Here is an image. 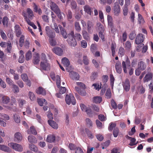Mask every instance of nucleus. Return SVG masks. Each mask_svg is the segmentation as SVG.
Here are the masks:
<instances>
[{
    "label": "nucleus",
    "mask_w": 153,
    "mask_h": 153,
    "mask_svg": "<svg viewBox=\"0 0 153 153\" xmlns=\"http://www.w3.org/2000/svg\"><path fill=\"white\" fill-rule=\"evenodd\" d=\"M74 32L73 31H71L69 34V38L67 40V42L69 45L71 46L74 47L77 44L75 39L74 37Z\"/></svg>",
    "instance_id": "obj_1"
},
{
    "label": "nucleus",
    "mask_w": 153,
    "mask_h": 153,
    "mask_svg": "<svg viewBox=\"0 0 153 153\" xmlns=\"http://www.w3.org/2000/svg\"><path fill=\"white\" fill-rule=\"evenodd\" d=\"M122 66L124 72L126 74L127 73L128 69L131 67L130 62L127 57L125 61H123Z\"/></svg>",
    "instance_id": "obj_2"
},
{
    "label": "nucleus",
    "mask_w": 153,
    "mask_h": 153,
    "mask_svg": "<svg viewBox=\"0 0 153 153\" xmlns=\"http://www.w3.org/2000/svg\"><path fill=\"white\" fill-rule=\"evenodd\" d=\"M65 100L66 103L68 105L71 103L73 105H74L76 103V100L74 96L71 94L66 95Z\"/></svg>",
    "instance_id": "obj_3"
},
{
    "label": "nucleus",
    "mask_w": 153,
    "mask_h": 153,
    "mask_svg": "<svg viewBox=\"0 0 153 153\" xmlns=\"http://www.w3.org/2000/svg\"><path fill=\"white\" fill-rule=\"evenodd\" d=\"M8 146L15 150L19 152H21L23 151L22 146L19 144L14 143H10L8 144Z\"/></svg>",
    "instance_id": "obj_4"
},
{
    "label": "nucleus",
    "mask_w": 153,
    "mask_h": 153,
    "mask_svg": "<svg viewBox=\"0 0 153 153\" xmlns=\"http://www.w3.org/2000/svg\"><path fill=\"white\" fill-rule=\"evenodd\" d=\"M51 68L50 64L48 63L47 60L42 61L40 63V69L42 70L48 71Z\"/></svg>",
    "instance_id": "obj_5"
},
{
    "label": "nucleus",
    "mask_w": 153,
    "mask_h": 153,
    "mask_svg": "<svg viewBox=\"0 0 153 153\" xmlns=\"http://www.w3.org/2000/svg\"><path fill=\"white\" fill-rule=\"evenodd\" d=\"M50 76L52 79L53 80H56V83L58 88L60 87V78L59 75H57L56 76L54 73H51Z\"/></svg>",
    "instance_id": "obj_6"
},
{
    "label": "nucleus",
    "mask_w": 153,
    "mask_h": 153,
    "mask_svg": "<svg viewBox=\"0 0 153 153\" xmlns=\"http://www.w3.org/2000/svg\"><path fill=\"white\" fill-rule=\"evenodd\" d=\"M62 63L66 67V70L68 71H70V70L69 69V67H68L69 66L70 64V62L68 58L66 57H64L62 59Z\"/></svg>",
    "instance_id": "obj_7"
},
{
    "label": "nucleus",
    "mask_w": 153,
    "mask_h": 153,
    "mask_svg": "<svg viewBox=\"0 0 153 153\" xmlns=\"http://www.w3.org/2000/svg\"><path fill=\"white\" fill-rule=\"evenodd\" d=\"M144 36L142 34H140L137 35L135 39V43L137 44H140L142 43L144 39Z\"/></svg>",
    "instance_id": "obj_8"
},
{
    "label": "nucleus",
    "mask_w": 153,
    "mask_h": 153,
    "mask_svg": "<svg viewBox=\"0 0 153 153\" xmlns=\"http://www.w3.org/2000/svg\"><path fill=\"white\" fill-rule=\"evenodd\" d=\"M80 107L82 110L86 112L88 114H90L91 112V110L89 107H87L84 104L81 103L80 104Z\"/></svg>",
    "instance_id": "obj_9"
},
{
    "label": "nucleus",
    "mask_w": 153,
    "mask_h": 153,
    "mask_svg": "<svg viewBox=\"0 0 153 153\" xmlns=\"http://www.w3.org/2000/svg\"><path fill=\"white\" fill-rule=\"evenodd\" d=\"M50 6L51 9L55 13H58L60 10L58 7L55 3L51 1Z\"/></svg>",
    "instance_id": "obj_10"
},
{
    "label": "nucleus",
    "mask_w": 153,
    "mask_h": 153,
    "mask_svg": "<svg viewBox=\"0 0 153 153\" xmlns=\"http://www.w3.org/2000/svg\"><path fill=\"white\" fill-rule=\"evenodd\" d=\"M53 52L57 55L61 56L63 53V51L59 47H55L53 49Z\"/></svg>",
    "instance_id": "obj_11"
},
{
    "label": "nucleus",
    "mask_w": 153,
    "mask_h": 153,
    "mask_svg": "<svg viewBox=\"0 0 153 153\" xmlns=\"http://www.w3.org/2000/svg\"><path fill=\"white\" fill-rule=\"evenodd\" d=\"M123 86L124 90L126 91H129L130 88V85L129 80L126 79L123 83Z\"/></svg>",
    "instance_id": "obj_12"
},
{
    "label": "nucleus",
    "mask_w": 153,
    "mask_h": 153,
    "mask_svg": "<svg viewBox=\"0 0 153 153\" xmlns=\"http://www.w3.org/2000/svg\"><path fill=\"white\" fill-rule=\"evenodd\" d=\"M115 68L116 71L117 73L119 74L121 73L122 71V68L120 62L118 61L116 62Z\"/></svg>",
    "instance_id": "obj_13"
},
{
    "label": "nucleus",
    "mask_w": 153,
    "mask_h": 153,
    "mask_svg": "<svg viewBox=\"0 0 153 153\" xmlns=\"http://www.w3.org/2000/svg\"><path fill=\"white\" fill-rule=\"evenodd\" d=\"M14 140L18 142H19L22 140V137L21 133L19 132H16L14 135Z\"/></svg>",
    "instance_id": "obj_14"
},
{
    "label": "nucleus",
    "mask_w": 153,
    "mask_h": 153,
    "mask_svg": "<svg viewBox=\"0 0 153 153\" xmlns=\"http://www.w3.org/2000/svg\"><path fill=\"white\" fill-rule=\"evenodd\" d=\"M70 77L74 80H78L79 79V76L78 74L74 71H71L69 74Z\"/></svg>",
    "instance_id": "obj_15"
},
{
    "label": "nucleus",
    "mask_w": 153,
    "mask_h": 153,
    "mask_svg": "<svg viewBox=\"0 0 153 153\" xmlns=\"http://www.w3.org/2000/svg\"><path fill=\"white\" fill-rule=\"evenodd\" d=\"M46 33L51 38H53L55 37V34L54 32H52L50 30L49 27L47 26L45 28Z\"/></svg>",
    "instance_id": "obj_16"
},
{
    "label": "nucleus",
    "mask_w": 153,
    "mask_h": 153,
    "mask_svg": "<svg viewBox=\"0 0 153 153\" xmlns=\"http://www.w3.org/2000/svg\"><path fill=\"white\" fill-rule=\"evenodd\" d=\"M24 16L25 20L29 25L32 27L33 29H36V26L33 22H31V21L27 18V16L26 14H25L24 15Z\"/></svg>",
    "instance_id": "obj_17"
},
{
    "label": "nucleus",
    "mask_w": 153,
    "mask_h": 153,
    "mask_svg": "<svg viewBox=\"0 0 153 153\" xmlns=\"http://www.w3.org/2000/svg\"><path fill=\"white\" fill-rule=\"evenodd\" d=\"M153 74L152 73H149L147 74L144 77L143 80L144 82H148L151 80L152 78Z\"/></svg>",
    "instance_id": "obj_18"
},
{
    "label": "nucleus",
    "mask_w": 153,
    "mask_h": 153,
    "mask_svg": "<svg viewBox=\"0 0 153 153\" xmlns=\"http://www.w3.org/2000/svg\"><path fill=\"white\" fill-rule=\"evenodd\" d=\"M76 91L78 93L82 96H85L86 94V93L85 90L81 89L79 88L78 86H75V87Z\"/></svg>",
    "instance_id": "obj_19"
},
{
    "label": "nucleus",
    "mask_w": 153,
    "mask_h": 153,
    "mask_svg": "<svg viewBox=\"0 0 153 153\" xmlns=\"http://www.w3.org/2000/svg\"><path fill=\"white\" fill-rule=\"evenodd\" d=\"M146 68V65L145 63L143 61H140L138 64V68L141 71L144 70Z\"/></svg>",
    "instance_id": "obj_20"
},
{
    "label": "nucleus",
    "mask_w": 153,
    "mask_h": 153,
    "mask_svg": "<svg viewBox=\"0 0 153 153\" xmlns=\"http://www.w3.org/2000/svg\"><path fill=\"white\" fill-rule=\"evenodd\" d=\"M46 140L49 143L54 142L55 140V137L53 134L49 135L48 136Z\"/></svg>",
    "instance_id": "obj_21"
},
{
    "label": "nucleus",
    "mask_w": 153,
    "mask_h": 153,
    "mask_svg": "<svg viewBox=\"0 0 153 153\" xmlns=\"http://www.w3.org/2000/svg\"><path fill=\"white\" fill-rule=\"evenodd\" d=\"M48 123L53 128L57 129L58 127V124L54 121L52 120H48Z\"/></svg>",
    "instance_id": "obj_22"
},
{
    "label": "nucleus",
    "mask_w": 153,
    "mask_h": 153,
    "mask_svg": "<svg viewBox=\"0 0 153 153\" xmlns=\"http://www.w3.org/2000/svg\"><path fill=\"white\" fill-rule=\"evenodd\" d=\"M27 13L28 18L30 19H32L34 16L33 11L30 8H27Z\"/></svg>",
    "instance_id": "obj_23"
},
{
    "label": "nucleus",
    "mask_w": 153,
    "mask_h": 153,
    "mask_svg": "<svg viewBox=\"0 0 153 153\" xmlns=\"http://www.w3.org/2000/svg\"><path fill=\"white\" fill-rule=\"evenodd\" d=\"M36 92L38 94H41L44 95L46 94L45 90L41 87H39L36 90Z\"/></svg>",
    "instance_id": "obj_24"
},
{
    "label": "nucleus",
    "mask_w": 153,
    "mask_h": 153,
    "mask_svg": "<svg viewBox=\"0 0 153 153\" xmlns=\"http://www.w3.org/2000/svg\"><path fill=\"white\" fill-rule=\"evenodd\" d=\"M0 150L5 152H9L10 151V149L6 146L0 144Z\"/></svg>",
    "instance_id": "obj_25"
},
{
    "label": "nucleus",
    "mask_w": 153,
    "mask_h": 153,
    "mask_svg": "<svg viewBox=\"0 0 153 153\" xmlns=\"http://www.w3.org/2000/svg\"><path fill=\"white\" fill-rule=\"evenodd\" d=\"M53 24L51 25V27L56 31L57 33H59V30L58 28V26L56 24L55 22V20L53 22Z\"/></svg>",
    "instance_id": "obj_26"
},
{
    "label": "nucleus",
    "mask_w": 153,
    "mask_h": 153,
    "mask_svg": "<svg viewBox=\"0 0 153 153\" xmlns=\"http://www.w3.org/2000/svg\"><path fill=\"white\" fill-rule=\"evenodd\" d=\"M39 54L38 53H36L33 57V62L34 64H37L39 63Z\"/></svg>",
    "instance_id": "obj_27"
},
{
    "label": "nucleus",
    "mask_w": 153,
    "mask_h": 153,
    "mask_svg": "<svg viewBox=\"0 0 153 153\" xmlns=\"http://www.w3.org/2000/svg\"><path fill=\"white\" fill-rule=\"evenodd\" d=\"M59 27L61 33L64 38H66L68 36L67 34L64 29L60 25H59Z\"/></svg>",
    "instance_id": "obj_28"
},
{
    "label": "nucleus",
    "mask_w": 153,
    "mask_h": 153,
    "mask_svg": "<svg viewBox=\"0 0 153 153\" xmlns=\"http://www.w3.org/2000/svg\"><path fill=\"white\" fill-rule=\"evenodd\" d=\"M37 102L39 104L40 106H42L44 104L47 105V102L45 99H38Z\"/></svg>",
    "instance_id": "obj_29"
},
{
    "label": "nucleus",
    "mask_w": 153,
    "mask_h": 153,
    "mask_svg": "<svg viewBox=\"0 0 153 153\" xmlns=\"http://www.w3.org/2000/svg\"><path fill=\"white\" fill-rule=\"evenodd\" d=\"M28 141L30 143H36L37 140L36 138L33 135L29 136L28 137Z\"/></svg>",
    "instance_id": "obj_30"
},
{
    "label": "nucleus",
    "mask_w": 153,
    "mask_h": 153,
    "mask_svg": "<svg viewBox=\"0 0 153 153\" xmlns=\"http://www.w3.org/2000/svg\"><path fill=\"white\" fill-rule=\"evenodd\" d=\"M138 22L140 24H143L145 23L143 18L142 15L139 13L138 15Z\"/></svg>",
    "instance_id": "obj_31"
},
{
    "label": "nucleus",
    "mask_w": 153,
    "mask_h": 153,
    "mask_svg": "<svg viewBox=\"0 0 153 153\" xmlns=\"http://www.w3.org/2000/svg\"><path fill=\"white\" fill-rule=\"evenodd\" d=\"M27 132L28 134H33L36 135L37 134V132L33 127H30V130H27Z\"/></svg>",
    "instance_id": "obj_32"
},
{
    "label": "nucleus",
    "mask_w": 153,
    "mask_h": 153,
    "mask_svg": "<svg viewBox=\"0 0 153 153\" xmlns=\"http://www.w3.org/2000/svg\"><path fill=\"white\" fill-rule=\"evenodd\" d=\"M102 100V97L99 96L94 97L93 98V102L96 103H100Z\"/></svg>",
    "instance_id": "obj_33"
},
{
    "label": "nucleus",
    "mask_w": 153,
    "mask_h": 153,
    "mask_svg": "<svg viewBox=\"0 0 153 153\" xmlns=\"http://www.w3.org/2000/svg\"><path fill=\"white\" fill-rule=\"evenodd\" d=\"M87 29L89 33H91L93 28V24L90 21H88L87 23Z\"/></svg>",
    "instance_id": "obj_34"
},
{
    "label": "nucleus",
    "mask_w": 153,
    "mask_h": 153,
    "mask_svg": "<svg viewBox=\"0 0 153 153\" xmlns=\"http://www.w3.org/2000/svg\"><path fill=\"white\" fill-rule=\"evenodd\" d=\"M128 139L130 140V143L129 144V145L133 146L137 144V143H136V139L134 138L128 137Z\"/></svg>",
    "instance_id": "obj_35"
},
{
    "label": "nucleus",
    "mask_w": 153,
    "mask_h": 153,
    "mask_svg": "<svg viewBox=\"0 0 153 153\" xmlns=\"http://www.w3.org/2000/svg\"><path fill=\"white\" fill-rule=\"evenodd\" d=\"M114 15L116 16L118 15L120 11V8L119 6L118 5L115 7L114 8Z\"/></svg>",
    "instance_id": "obj_36"
},
{
    "label": "nucleus",
    "mask_w": 153,
    "mask_h": 153,
    "mask_svg": "<svg viewBox=\"0 0 153 153\" xmlns=\"http://www.w3.org/2000/svg\"><path fill=\"white\" fill-rule=\"evenodd\" d=\"M29 148L32 151L36 152L38 150V148L34 145L30 144L29 145Z\"/></svg>",
    "instance_id": "obj_37"
},
{
    "label": "nucleus",
    "mask_w": 153,
    "mask_h": 153,
    "mask_svg": "<svg viewBox=\"0 0 153 153\" xmlns=\"http://www.w3.org/2000/svg\"><path fill=\"white\" fill-rule=\"evenodd\" d=\"M13 117L15 122L16 123H19L20 121V116L18 115L15 114L14 115Z\"/></svg>",
    "instance_id": "obj_38"
},
{
    "label": "nucleus",
    "mask_w": 153,
    "mask_h": 153,
    "mask_svg": "<svg viewBox=\"0 0 153 153\" xmlns=\"http://www.w3.org/2000/svg\"><path fill=\"white\" fill-rule=\"evenodd\" d=\"M115 80L112 74H110V85L112 88H113L114 82Z\"/></svg>",
    "instance_id": "obj_39"
},
{
    "label": "nucleus",
    "mask_w": 153,
    "mask_h": 153,
    "mask_svg": "<svg viewBox=\"0 0 153 153\" xmlns=\"http://www.w3.org/2000/svg\"><path fill=\"white\" fill-rule=\"evenodd\" d=\"M28 97L30 100L31 101H34L35 99V97L34 94L31 91H29Z\"/></svg>",
    "instance_id": "obj_40"
},
{
    "label": "nucleus",
    "mask_w": 153,
    "mask_h": 153,
    "mask_svg": "<svg viewBox=\"0 0 153 153\" xmlns=\"http://www.w3.org/2000/svg\"><path fill=\"white\" fill-rule=\"evenodd\" d=\"M82 34L83 37L85 39L88 40L89 39V35L86 31L83 30Z\"/></svg>",
    "instance_id": "obj_41"
},
{
    "label": "nucleus",
    "mask_w": 153,
    "mask_h": 153,
    "mask_svg": "<svg viewBox=\"0 0 153 153\" xmlns=\"http://www.w3.org/2000/svg\"><path fill=\"white\" fill-rule=\"evenodd\" d=\"M85 131L89 138L92 139V138H93V134L91 132L89 131L88 129H85Z\"/></svg>",
    "instance_id": "obj_42"
},
{
    "label": "nucleus",
    "mask_w": 153,
    "mask_h": 153,
    "mask_svg": "<svg viewBox=\"0 0 153 153\" xmlns=\"http://www.w3.org/2000/svg\"><path fill=\"white\" fill-rule=\"evenodd\" d=\"M10 98L7 96H3L2 98V101L3 103L6 104L10 102Z\"/></svg>",
    "instance_id": "obj_43"
},
{
    "label": "nucleus",
    "mask_w": 153,
    "mask_h": 153,
    "mask_svg": "<svg viewBox=\"0 0 153 153\" xmlns=\"http://www.w3.org/2000/svg\"><path fill=\"white\" fill-rule=\"evenodd\" d=\"M76 85L78 86V87L80 88H81L85 89L86 88V87L84 84L80 82H78L76 83Z\"/></svg>",
    "instance_id": "obj_44"
},
{
    "label": "nucleus",
    "mask_w": 153,
    "mask_h": 153,
    "mask_svg": "<svg viewBox=\"0 0 153 153\" xmlns=\"http://www.w3.org/2000/svg\"><path fill=\"white\" fill-rule=\"evenodd\" d=\"M85 11L88 14L91 15V11L90 7L87 5L85 6L84 7Z\"/></svg>",
    "instance_id": "obj_45"
},
{
    "label": "nucleus",
    "mask_w": 153,
    "mask_h": 153,
    "mask_svg": "<svg viewBox=\"0 0 153 153\" xmlns=\"http://www.w3.org/2000/svg\"><path fill=\"white\" fill-rule=\"evenodd\" d=\"M0 118L3 119L4 120H8L9 119V116L6 114H0Z\"/></svg>",
    "instance_id": "obj_46"
},
{
    "label": "nucleus",
    "mask_w": 153,
    "mask_h": 153,
    "mask_svg": "<svg viewBox=\"0 0 153 153\" xmlns=\"http://www.w3.org/2000/svg\"><path fill=\"white\" fill-rule=\"evenodd\" d=\"M119 54L121 56H122L125 54V51L124 48L122 47H120L119 49Z\"/></svg>",
    "instance_id": "obj_47"
},
{
    "label": "nucleus",
    "mask_w": 153,
    "mask_h": 153,
    "mask_svg": "<svg viewBox=\"0 0 153 153\" xmlns=\"http://www.w3.org/2000/svg\"><path fill=\"white\" fill-rule=\"evenodd\" d=\"M8 20V18L7 17L5 16L3 18L2 20V23L4 26L7 27V26Z\"/></svg>",
    "instance_id": "obj_48"
},
{
    "label": "nucleus",
    "mask_w": 153,
    "mask_h": 153,
    "mask_svg": "<svg viewBox=\"0 0 153 153\" xmlns=\"http://www.w3.org/2000/svg\"><path fill=\"white\" fill-rule=\"evenodd\" d=\"M32 57V54L30 51H28L26 55V59L27 61H28Z\"/></svg>",
    "instance_id": "obj_49"
},
{
    "label": "nucleus",
    "mask_w": 153,
    "mask_h": 153,
    "mask_svg": "<svg viewBox=\"0 0 153 153\" xmlns=\"http://www.w3.org/2000/svg\"><path fill=\"white\" fill-rule=\"evenodd\" d=\"M24 39L25 37L24 35H21L19 39V45L21 47H22L23 46Z\"/></svg>",
    "instance_id": "obj_50"
},
{
    "label": "nucleus",
    "mask_w": 153,
    "mask_h": 153,
    "mask_svg": "<svg viewBox=\"0 0 153 153\" xmlns=\"http://www.w3.org/2000/svg\"><path fill=\"white\" fill-rule=\"evenodd\" d=\"M128 7L127 6H124L123 10V13L124 16H126L128 14Z\"/></svg>",
    "instance_id": "obj_51"
},
{
    "label": "nucleus",
    "mask_w": 153,
    "mask_h": 153,
    "mask_svg": "<svg viewBox=\"0 0 153 153\" xmlns=\"http://www.w3.org/2000/svg\"><path fill=\"white\" fill-rule=\"evenodd\" d=\"M105 96L107 98L109 99L111 97V93L110 89L107 90L105 94Z\"/></svg>",
    "instance_id": "obj_52"
},
{
    "label": "nucleus",
    "mask_w": 153,
    "mask_h": 153,
    "mask_svg": "<svg viewBox=\"0 0 153 153\" xmlns=\"http://www.w3.org/2000/svg\"><path fill=\"white\" fill-rule=\"evenodd\" d=\"M119 133V129L117 128H115L113 131V134L114 137H117Z\"/></svg>",
    "instance_id": "obj_53"
},
{
    "label": "nucleus",
    "mask_w": 153,
    "mask_h": 153,
    "mask_svg": "<svg viewBox=\"0 0 153 153\" xmlns=\"http://www.w3.org/2000/svg\"><path fill=\"white\" fill-rule=\"evenodd\" d=\"M13 86V91L14 92H18L19 91V89L18 87L16 85L13 84L12 85Z\"/></svg>",
    "instance_id": "obj_54"
},
{
    "label": "nucleus",
    "mask_w": 153,
    "mask_h": 153,
    "mask_svg": "<svg viewBox=\"0 0 153 153\" xmlns=\"http://www.w3.org/2000/svg\"><path fill=\"white\" fill-rule=\"evenodd\" d=\"M96 49V45L94 44H92L91 46L90 50L92 53H94Z\"/></svg>",
    "instance_id": "obj_55"
},
{
    "label": "nucleus",
    "mask_w": 153,
    "mask_h": 153,
    "mask_svg": "<svg viewBox=\"0 0 153 153\" xmlns=\"http://www.w3.org/2000/svg\"><path fill=\"white\" fill-rule=\"evenodd\" d=\"M86 122L88 126L89 127L92 126V124L91 120L89 118L86 119Z\"/></svg>",
    "instance_id": "obj_56"
},
{
    "label": "nucleus",
    "mask_w": 153,
    "mask_h": 153,
    "mask_svg": "<svg viewBox=\"0 0 153 153\" xmlns=\"http://www.w3.org/2000/svg\"><path fill=\"white\" fill-rule=\"evenodd\" d=\"M75 27L76 30L77 31H79L81 30V27L79 22H75Z\"/></svg>",
    "instance_id": "obj_57"
},
{
    "label": "nucleus",
    "mask_w": 153,
    "mask_h": 153,
    "mask_svg": "<svg viewBox=\"0 0 153 153\" xmlns=\"http://www.w3.org/2000/svg\"><path fill=\"white\" fill-rule=\"evenodd\" d=\"M83 62L85 65H87L89 63V61L87 56H83Z\"/></svg>",
    "instance_id": "obj_58"
},
{
    "label": "nucleus",
    "mask_w": 153,
    "mask_h": 153,
    "mask_svg": "<svg viewBox=\"0 0 153 153\" xmlns=\"http://www.w3.org/2000/svg\"><path fill=\"white\" fill-rule=\"evenodd\" d=\"M125 47L126 49H130L131 47V43L128 41H127L125 45Z\"/></svg>",
    "instance_id": "obj_59"
},
{
    "label": "nucleus",
    "mask_w": 153,
    "mask_h": 153,
    "mask_svg": "<svg viewBox=\"0 0 153 153\" xmlns=\"http://www.w3.org/2000/svg\"><path fill=\"white\" fill-rule=\"evenodd\" d=\"M75 153H84L82 149L79 147H77L75 150Z\"/></svg>",
    "instance_id": "obj_60"
},
{
    "label": "nucleus",
    "mask_w": 153,
    "mask_h": 153,
    "mask_svg": "<svg viewBox=\"0 0 153 153\" xmlns=\"http://www.w3.org/2000/svg\"><path fill=\"white\" fill-rule=\"evenodd\" d=\"M81 47L83 48H85L87 46V43L85 40H82L81 42Z\"/></svg>",
    "instance_id": "obj_61"
},
{
    "label": "nucleus",
    "mask_w": 153,
    "mask_h": 153,
    "mask_svg": "<svg viewBox=\"0 0 153 153\" xmlns=\"http://www.w3.org/2000/svg\"><path fill=\"white\" fill-rule=\"evenodd\" d=\"M92 86L94 87L96 90L99 91L101 88V85L97 84H94L92 85Z\"/></svg>",
    "instance_id": "obj_62"
},
{
    "label": "nucleus",
    "mask_w": 153,
    "mask_h": 153,
    "mask_svg": "<svg viewBox=\"0 0 153 153\" xmlns=\"http://www.w3.org/2000/svg\"><path fill=\"white\" fill-rule=\"evenodd\" d=\"M0 35L1 38L4 40H6L7 37L5 33L2 30H0Z\"/></svg>",
    "instance_id": "obj_63"
},
{
    "label": "nucleus",
    "mask_w": 153,
    "mask_h": 153,
    "mask_svg": "<svg viewBox=\"0 0 153 153\" xmlns=\"http://www.w3.org/2000/svg\"><path fill=\"white\" fill-rule=\"evenodd\" d=\"M96 123L97 127L99 128H101L103 127V126L102 123L99 121L97 120L96 121Z\"/></svg>",
    "instance_id": "obj_64"
}]
</instances>
